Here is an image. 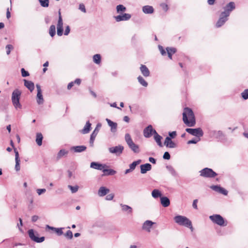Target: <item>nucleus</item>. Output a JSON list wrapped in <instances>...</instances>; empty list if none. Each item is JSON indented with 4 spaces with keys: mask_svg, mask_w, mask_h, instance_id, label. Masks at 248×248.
<instances>
[{
    "mask_svg": "<svg viewBox=\"0 0 248 248\" xmlns=\"http://www.w3.org/2000/svg\"><path fill=\"white\" fill-rule=\"evenodd\" d=\"M183 121L187 126L192 127L196 124L194 113L189 108H185L183 113Z\"/></svg>",
    "mask_w": 248,
    "mask_h": 248,
    "instance_id": "1",
    "label": "nucleus"
},
{
    "mask_svg": "<svg viewBox=\"0 0 248 248\" xmlns=\"http://www.w3.org/2000/svg\"><path fill=\"white\" fill-rule=\"evenodd\" d=\"M174 219L175 222L179 225L187 227L190 229L191 232L193 231L194 228L192 222L186 217L179 215L175 217Z\"/></svg>",
    "mask_w": 248,
    "mask_h": 248,
    "instance_id": "2",
    "label": "nucleus"
},
{
    "mask_svg": "<svg viewBox=\"0 0 248 248\" xmlns=\"http://www.w3.org/2000/svg\"><path fill=\"white\" fill-rule=\"evenodd\" d=\"M20 95L21 92L18 89L14 90L12 93V101L13 105L16 108H21V105L19 103Z\"/></svg>",
    "mask_w": 248,
    "mask_h": 248,
    "instance_id": "3",
    "label": "nucleus"
},
{
    "mask_svg": "<svg viewBox=\"0 0 248 248\" xmlns=\"http://www.w3.org/2000/svg\"><path fill=\"white\" fill-rule=\"evenodd\" d=\"M125 140L128 144L129 147L136 153H139L140 149L138 145L136 144L133 141V140L129 134L127 133L125 135Z\"/></svg>",
    "mask_w": 248,
    "mask_h": 248,
    "instance_id": "4",
    "label": "nucleus"
},
{
    "mask_svg": "<svg viewBox=\"0 0 248 248\" xmlns=\"http://www.w3.org/2000/svg\"><path fill=\"white\" fill-rule=\"evenodd\" d=\"M210 219L214 223L220 226H226L227 221H225L222 217L219 215H213L209 217Z\"/></svg>",
    "mask_w": 248,
    "mask_h": 248,
    "instance_id": "5",
    "label": "nucleus"
},
{
    "mask_svg": "<svg viewBox=\"0 0 248 248\" xmlns=\"http://www.w3.org/2000/svg\"><path fill=\"white\" fill-rule=\"evenodd\" d=\"M200 172V175L203 177L214 178L217 175V173L212 169L208 168L202 170Z\"/></svg>",
    "mask_w": 248,
    "mask_h": 248,
    "instance_id": "6",
    "label": "nucleus"
},
{
    "mask_svg": "<svg viewBox=\"0 0 248 248\" xmlns=\"http://www.w3.org/2000/svg\"><path fill=\"white\" fill-rule=\"evenodd\" d=\"M235 8V4L234 2L231 1L227 4L226 6L224 8V11L221 13L222 15H225L224 16H229L230 15L231 12Z\"/></svg>",
    "mask_w": 248,
    "mask_h": 248,
    "instance_id": "7",
    "label": "nucleus"
},
{
    "mask_svg": "<svg viewBox=\"0 0 248 248\" xmlns=\"http://www.w3.org/2000/svg\"><path fill=\"white\" fill-rule=\"evenodd\" d=\"M186 131L189 134L196 136L198 138L202 137L203 135V132L201 128H186Z\"/></svg>",
    "mask_w": 248,
    "mask_h": 248,
    "instance_id": "8",
    "label": "nucleus"
},
{
    "mask_svg": "<svg viewBox=\"0 0 248 248\" xmlns=\"http://www.w3.org/2000/svg\"><path fill=\"white\" fill-rule=\"evenodd\" d=\"M57 34L59 36H62L63 33V22L62 18L61 16V13L60 10L59 11V19L58 21V23L57 25Z\"/></svg>",
    "mask_w": 248,
    "mask_h": 248,
    "instance_id": "9",
    "label": "nucleus"
},
{
    "mask_svg": "<svg viewBox=\"0 0 248 248\" xmlns=\"http://www.w3.org/2000/svg\"><path fill=\"white\" fill-rule=\"evenodd\" d=\"M28 234L30 238L33 241L37 243H41L45 240V237H38L34 234V231L32 229L28 231Z\"/></svg>",
    "mask_w": 248,
    "mask_h": 248,
    "instance_id": "10",
    "label": "nucleus"
},
{
    "mask_svg": "<svg viewBox=\"0 0 248 248\" xmlns=\"http://www.w3.org/2000/svg\"><path fill=\"white\" fill-rule=\"evenodd\" d=\"M124 150V147L122 145H118L115 147H110L109 148V151L112 154H115L117 155L121 154Z\"/></svg>",
    "mask_w": 248,
    "mask_h": 248,
    "instance_id": "11",
    "label": "nucleus"
},
{
    "mask_svg": "<svg viewBox=\"0 0 248 248\" xmlns=\"http://www.w3.org/2000/svg\"><path fill=\"white\" fill-rule=\"evenodd\" d=\"M154 129L151 125H148L143 131V135L146 138H149L154 134Z\"/></svg>",
    "mask_w": 248,
    "mask_h": 248,
    "instance_id": "12",
    "label": "nucleus"
},
{
    "mask_svg": "<svg viewBox=\"0 0 248 248\" xmlns=\"http://www.w3.org/2000/svg\"><path fill=\"white\" fill-rule=\"evenodd\" d=\"M36 88L37 90V102L38 104H42L44 102V99L42 94L41 87L39 85H36Z\"/></svg>",
    "mask_w": 248,
    "mask_h": 248,
    "instance_id": "13",
    "label": "nucleus"
},
{
    "mask_svg": "<svg viewBox=\"0 0 248 248\" xmlns=\"http://www.w3.org/2000/svg\"><path fill=\"white\" fill-rule=\"evenodd\" d=\"M224 16L225 15L222 16V13L220 14L219 18L217 21L216 25L217 28H219L222 26L228 20V16Z\"/></svg>",
    "mask_w": 248,
    "mask_h": 248,
    "instance_id": "14",
    "label": "nucleus"
},
{
    "mask_svg": "<svg viewBox=\"0 0 248 248\" xmlns=\"http://www.w3.org/2000/svg\"><path fill=\"white\" fill-rule=\"evenodd\" d=\"M117 22L124 20H127L131 18V15L129 14L125 13L123 15H119L114 17Z\"/></svg>",
    "mask_w": 248,
    "mask_h": 248,
    "instance_id": "15",
    "label": "nucleus"
},
{
    "mask_svg": "<svg viewBox=\"0 0 248 248\" xmlns=\"http://www.w3.org/2000/svg\"><path fill=\"white\" fill-rule=\"evenodd\" d=\"M164 145L166 147L170 148H173L176 147V143H175L169 137L166 138L164 141Z\"/></svg>",
    "mask_w": 248,
    "mask_h": 248,
    "instance_id": "16",
    "label": "nucleus"
},
{
    "mask_svg": "<svg viewBox=\"0 0 248 248\" xmlns=\"http://www.w3.org/2000/svg\"><path fill=\"white\" fill-rule=\"evenodd\" d=\"M154 224H155V222L150 220H146L143 224L142 229L147 231L148 232H150V229Z\"/></svg>",
    "mask_w": 248,
    "mask_h": 248,
    "instance_id": "17",
    "label": "nucleus"
},
{
    "mask_svg": "<svg viewBox=\"0 0 248 248\" xmlns=\"http://www.w3.org/2000/svg\"><path fill=\"white\" fill-rule=\"evenodd\" d=\"M15 153V160H16V165H15V169L16 171H18L20 170V159L19 157V154L18 151L16 149H14Z\"/></svg>",
    "mask_w": 248,
    "mask_h": 248,
    "instance_id": "18",
    "label": "nucleus"
},
{
    "mask_svg": "<svg viewBox=\"0 0 248 248\" xmlns=\"http://www.w3.org/2000/svg\"><path fill=\"white\" fill-rule=\"evenodd\" d=\"M140 168V172L142 174H144L146 173L147 171L150 170H151L152 166L149 163H146L145 164L141 165Z\"/></svg>",
    "mask_w": 248,
    "mask_h": 248,
    "instance_id": "19",
    "label": "nucleus"
},
{
    "mask_svg": "<svg viewBox=\"0 0 248 248\" xmlns=\"http://www.w3.org/2000/svg\"><path fill=\"white\" fill-rule=\"evenodd\" d=\"M140 70L142 75L145 77H148L150 75V71L146 65L141 64Z\"/></svg>",
    "mask_w": 248,
    "mask_h": 248,
    "instance_id": "20",
    "label": "nucleus"
},
{
    "mask_svg": "<svg viewBox=\"0 0 248 248\" xmlns=\"http://www.w3.org/2000/svg\"><path fill=\"white\" fill-rule=\"evenodd\" d=\"M98 133V130L96 128L91 134L90 140V144L91 146H93L94 141Z\"/></svg>",
    "mask_w": 248,
    "mask_h": 248,
    "instance_id": "21",
    "label": "nucleus"
},
{
    "mask_svg": "<svg viewBox=\"0 0 248 248\" xmlns=\"http://www.w3.org/2000/svg\"><path fill=\"white\" fill-rule=\"evenodd\" d=\"M90 166L91 168L93 169L98 170H102L105 167V166H104L103 165L94 162H92L91 163Z\"/></svg>",
    "mask_w": 248,
    "mask_h": 248,
    "instance_id": "22",
    "label": "nucleus"
},
{
    "mask_svg": "<svg viewBox=\"0 0 248 248\" xmlns=\"http://www.w3.org/2000/svg\"><path fill=\"white\" fill-rule=\"evenodd\" d=\"M24 85L31 91L32 92L34 89V83L31 81L26 79L24 80Z\"/></svg>",
    "mask_w": 248,
    "mask_h": 248,
    "instance_id": "23",
    "label": "nucleus"
},
{
    "mask_svg": "<svg viewBox=\"0 0 248 248\" xmlns=\"http://www.w3.org/2000/svg\"><path fill=\"white\" fill-rule=\"evenodd\" d=\"M162 137L159 135L155 130H154V139L160 147H162Z\"/></svg>",
    "mask_w": 248,
    "mask_h": 248,
    "instance_id": "24",
    "label": "nucleus"
},
{
    "mask_svg": "<svg viewBox=\"0 0 248 248\" xmlns=\"http://www.w3.org/2000/svg\"><path fill=\"white\" fill-rule=\"evenodd\" d=\"M106 121L108 124V125L111 127V130L112 132H115L117 127V124L116 123H114L111 121L110 120L108 119H106Z\"/></svg>",
    "mask_w": 248,
    "mask_h": 248,
    "instance_id": "25",
    "label": "nucleus"
},
{
    "mask_svg": "<svg viewBox=\"0 0 248 248\" xmlns=\"http://www.w3.org/2000/svg\"><path fill=\"white\" fill-rule=\"evenodd\" d=\"M91 127V124L90 123L89 121L87 122L83 129H82L81 130V133L83 134L88 133L90 131Z\"/></svg>",
    "mask_w": 248,
    "mask_h": 248,
    "instance_id": "26",
    "label": "nucleus"
},
{
    "mask_svg": "<svg viewBox=\"0 0 248 248\" xmlns=\"http://www.w3.org/2000/svg\"><path fill=\"white\" fill-rule=\"evenodd\" d=\"M161 203L163 206L166 207L170 205V200L166 197H161Z\"/></svg>",
    "mask_w": 248,
    "mask_h": 248,
    "instance_id": "27",
    "label": "nucleus"
},
{
    "mask_svg": "<svg viewBox=\"0 0 248 248\" xmlns=\"http://www.w3.org/2000/svg\"><path fill=\"white\" fill-rule=\"evenodd\" d=\"M81 80L79 78H77L74 81L70 82L67 85V89L70 90L74 86V84L79 86L81 84Z\"/></svg>",
    "mask_w": 248,
    "mask_h": 248,
    "instance_id": "28",
    "label": "nucleus"
},
{
    "mask_svg": "<svg viewBox=\"0 0 248 248\" xmlns=\"http://www.w3.org/2000/svg\"><path fill=\"white\" fill-rule=\"evenodd\" d=\"M143 12L145 14H152L154 12V8L149 5L144 6L142 8Z\"/></svg>",
    "mask_w": 248,
    "mask_h": 248,
    "instance_id": "29",
    "label": "nucleus"
},
{
    "mask_svg": "<svg viewBox=\"0 0 248 248\" xmlns=\"http://www.w3.org/2000/svg\"><path fill=\"white\" fill-rule=\"evenodd\" d=\"M109 190L104 186L101 187L98 190V195L100 196H104L108 193Z\"/></svg>",
    "mask_w": 248,
    "mask_h": 248,
    "instance_id": "30",
    "label": "nucleus"
},
{
    "mask_svg": "<svg viewBox=\"0 0 248 248\" xmlns=\"http://www.w3.org/2000/svg\"><path fill=\"white\" fill-rule=\"evenodd\" d=\"M43 136L41 133H37L36 136V142L38 146H41L42 144V140Z\"/></svg>",
    "mask_w": 248,
    "mask_h": 248,
    "instance_id": "31",
    "label": "nucleus"
},
{
    "mask_svg": "<svg viewBox=\"0 0 248 248\" xmlns=\"http://www.w3.org/2000/svg\"><path fill=\"white\" fill-rule=\"evenodd\" d=\"M166 50L169 58L170 59H172V55L176 52V49L174 47H167Z\"/></svg>",
    "mask_w": 248,
    "mask_h": 248,
    "instance_id": "32",
    "label": "nucleus"
},
{
    "mask_svg": "<svg viewBox=\"0 0 248 248\" xmlns=\"http://www.w3.org/2000/svg\"><path fill=\"white\" fill-rule=\"evenodd\" d=\"M75 152H81L86 149V147L84 145L77 146L73 147Z\"/></svg>",
    "mask_w": 248,
    "mask_h": 248,
    "instance_id": "33",
    "label": "nucleus"
},
{
    "mask_svg": "<svg viewBox=\"0 0 248 248\" xmlns=\"http://www.w3.org/2000/svg\"><path fill=\"white\" fill-rule=\"evenodd\" d=\"M102 170L104 174L106 175H114L116 173V171L112 169H104V168Z\"/></svg>",
    "mask_w": 248,
    "mask_h": 248,
    "instance_id": "34",
    "label": "nucleus"
},
{
    "mask_svg": "<svg viewBox=\"0 0 248 248\" xmlns=\"http://www.w3.org/2000/svg\"><path fill=\"white\" fill-rule=\"evenodd\" d=\"M101 56L100 54H97L93 56V61L96 64H100L101 62Z\"/></svg>",
    "mask_w": 248,
    "mask_h": 248,
    "instance_id": "35",
    "label": "nucleus"
},
{
    "mask_svg": "<svg viewBox=\"0 0 248 248\" xmlns=\"http://www.w3.org/2000/svg\"><path fill=\"white\" fill-rule=\"evenodd\" d=\"M56 33V28L55 25H52L50 26L49 30V34L51 37H53Z\"/></svg>",
    "mask_w": 248,
    "mask_h": 248,
    "instance_id": "36",
    "label": "nucleus"
},
{
    "mask_svg": "<svg viewBox=\"0 0 248 248\" xmlns=\"http://www.w3.org/2000/svg\"><path fill=\"white\" fill-rule=\"evenodd\" d=\"M152 196L155 198H157L161 196V192L158 189H154L152 192Z\"/></svg>",
    "mask_w": 248,
    "mask_h": 248,
    "instance_id": "37",
    "label": "nucleus"
},
{
    "mask_svg": "<svg viewBox=\"0 0 248 248\" xmlns=\"http://www.w3.org/2000/svg\"><path fill=\"white\" fill-rule=\"evenodd\" d=\"M116 10L118 13H120L124 12L126 10V8L124 5L120 4L117 6Z\"/></svg>",
    "mask_w": 248,
    "mask_h": 248,
    "instance_id": "38",
    "label": "nucleus"
},
{
    "mask_svg": "<svg viewBox=\"0 0 248 248\" xmlns=\"http://www.w3.org/2000/svg\"><path fill=\"white\" fill-rule=\"evenodd\" d=\"M139 82L143 86L147 87L148 85L147 82L144 80V79L141 76H139L138 78Z\"/></svg>",
    "mask_w": 248,
    "mask_h": 248,
    "instance_id": "39",
    "label": "nucleus"
},
{
    "mask_svg": "<svg viewBox=\"0 0 248 248\" xmlns=\"http://www.w3.org/2000/svg\"><path fill=\"white\" fill-rule=\"evenodd\" d=\"M140 162V160H138L136 161L133 162L132 164L130 165V169L133 171L135 169L136 166L139 165Z\"/></svg>",
    "mask_w": 248,
    "mask_h": 248,
    "instance_id": "40",
    "label": "nucleus"
},
{
    "mask_svg": "<svg viewBox=\"0 0 248 248\" xmlns=\"http://www.w3.org/2000/svg\"><path fill=\"white\" fill-rule=\"evenodd\" d=\"M41 5L44 7H47L49 6V0H38Z\"/></svg>",
    "mask_w": 248,
    "mask_h": 248,
    "instance_id": "41",
    "label": "nucleus"
},
{
    "mask_svg": "<svg viewBox=\"0 0 248 248\" xmlns=\"http://www.w3.org/2000/svg\"><path fill=\"white\" fill-rule=\"evenodd\" d=\"M122 210L124 211H128V213H132V208L126 205H122Z\"/></svg>",
    "mask_w": 248,
    "mask_h": 248,
    "instance_id": "42",
    "label": "nucleus"
},
{
    "mask_svg": "<svg viewBox=\"0 0 248 248\" xmlns=\"http://www.w3.org/2000/svg\"><path fill=\"white\" fill-rule=\"evenodd\" d=\"M47 227H48L49 228H50L51 230L54 229L55 230L56 232L59 235H62L63 233V232H62V229L61 228H60V229H59V228L56 229V228H54L53 227H49L48 225H47Z\"/></svg>",
    "mask_w": 248,
    "mask_h": 248,
    "instance_id": "43",
    "label": "nucleus"
},
{
    "mask_svg": "<svg viewBox=\"0 0 248 248\" xmlns=\"http://www.w3.org/2000/svg\"><path fill=\"white\" fill-rule=\"evenodd\" d=\"M67 154L68 152L65 150H61L58 154V157L60 158Z\"/></svg>",
    "mask_w": 248,
    "mask_h": 248,
    "instance_id": "44",
    "label": "nucleus"
},
{
    "mask_svg": "<svg viewBox=\"0 0 248 248\" xmlns=\"http://www.w3.org/2000/svg\"><path fill=\"white\" fill-rule=\"evenodd\" d=\"M241 95L243 99L245 100L248 99V89L245 90L241 93Z\"/></svg>",
    "mask_w": 248,
    "mask_h": 248,
    "instance_id": "45",
    "label": "nucleus"
},
{
    "mask_svg": "<svg viewBox=\"0 0 248 248\" xmlns=\"http://www.w3.org/2000/svg\"><path fill=\"white\" fill-rule=\"evenodd\" d=\"M14 48L13 46L11 45H7L6 46V53L7 55H9L11 52V50Z\"/></svg>",
    "mask_w": 248,
    "mask_h": 248,
    "instance_id": "46",
    "label": "nucleus"
},
{
    "mask_svg": "<svg viewBox=\"0 0 248 248\" xmlns=\"http://www.w3.org/2000/svg\"><path fill=\"white\" fill-rule=\"evenodd\" d=\"M68 187L70 188V189L71 190V192L72 193H75L76 192L78 189V186H72L69 185Z\"/></svg>",
    "mask_w": 248,
    "mask_h": 248,
    "instance_id": "47",
    "label": "nucleus"
},
{
    "mask_svg": "<svg viewBox=\"0 0 248 248\" xmlns=\"http://www.w3.org/2000/svg\"><path fill=\"white\" fill-rule=\"evenodd\" d=\"M21 75L23 77H26L29 76V73L28 71H26L24 68H22L21 70Z\"/></svg>",
    "mask_w": 248,
    "mask_h": 248,
    "instance_id": "48",
    "label": "nucleus"
},
{
    "mask_svg": "<svg viewBox=\"0 0 248 248\" xmlns=\"http://www.w3.org/2000/svg\"><path fill=\"white\" fill-rule=\"evenodd\" d=\"M65 236L67 237L69 239H72L73 237V233L70 230H68L67 231Z\"/></svg>",
    "mask_w": 248,
    "mask_h": 248,
    "instance_id": "49",
    "label": "nucleus"
},
{
    "mask_svg": "<svg viewBox=\"0 0 248 248\" xmlns=\"http://www.w3.org/2000/svg\"><path fill=\"white\" fill-rule=\"evenodd\" d=\"M218 193L222 194L224 195H227L228 194V191L224 188L220 187Z\"/></svg>",
    "mask_w": 248,
    "mask_h": 248,
    "instance_id": "50",
    "label": "nucleus"
},
{
    "mask_svg": "<svg viewBox=\"0 0 248 248\" xmlns=\"http://www.w3.org/2000/svg\"><path fill=\"white\" fill-rule=\"evenodd\" d=\"M158 48H159V50L160 52V53H161V54L162 55H165L166 54V52L165 51V50L164 49L163 47L161 46H158Z\"/></svg>",
    "mask_w": 248,
    "mask_h": 248,
    "instance_id": "51",
    "label": "nucleus"
},
{
    "mask_svg": "<svg viewBox=\"0 0 248 248\" xmlns=\"http://www.w3.org/2000/svg\"><path fill=\"white\" fill-rule=\"evenodd\" d=\"M160 6L162 8V9L165 11H167L168 9V5L166 3H161L160 4Z\"/></svg>",
    "mask_w": 248,
    "mask_h": 248,
    "instance_id": "52",
    "label": "nucleus"
},
{
    "mask_svg": "<svg viewBox=\"0 0 248 248\" xmlns=\"http://www.w3.org/2000/svg\"><path fill=\"white\" fill-rule=\"evenodd\" d=\"M170 154L167 152H166L164 154V155H163V158L165 159H167V160H169L170 159Z\"/></svg>",
    "mask_w": 248,
    "mask_h": 248,
    "instance_id": "53",
    "label": "nucleus"
},
{
    "mask_svg": "<svg viewBox=\"0 0 248 248\" xmlns=\"http://www.w3.org/2000/svg\"><path fill=\"white\" fill-rule=\"evenodd\" d=\"M79 9L82 12H83L84 13H86V8H85V5L81 3V4H79Z\"/></svg>",
    "mask_w": 248,
    "mask_h": 248,
    "instance_id": "54",
    "label": "nucleus"
},
{
    "mask_svg": "<svg viewBox=\"0 0 248 248\" xmlns=\"http://www.w3.org/2000/svg\"><path fill=\"white\" fill-rule=\"evenodd\" d=\"M220 186H211V188L213 190L218 192L219 190L220 189Z\"/></svg>",
    "mask_w": 248,
    "mask_h": 248,
    "instance_id": "55",
    "label": "nucleus"
},
{
    "mask_svg": "<svg viewBox=\"0 0 248 248\" xmlns=\"http://www.w3.org/2000/svg\"><path fill=\"white\" fill-rule=\"evenodd\" d=\"M199 140H200V139H199L198 140H195V139L192 140H190L188 141L187 143L188 144H196Z\"/></svg>",
    "mask_w": 248,
    "mask_h": 248,
    "instance_id": "56",
    "label": "nucleus"
},
{
    "mask_svg": "<svg viewBox=\"0 0 248 248\" xmlns=\"http://www.w3.org/2000/svg\"><path fill=\"white\" fill-rule=\"evenodd\" d=\"M114 194H108V195L107 196H106V200H112L113 199V198H114Z\"/></svg>",
    "mask_w": 248,
    "mask_h": 248,
    "instance_id": "57",
    "label": "nucleus"
},
{
    "mask_svg": "<svg viewBox=\"0 0 248 248\" xmlns=\"http://www.w3.org/2000/svg\"><path fill=\"white\" fill-rule=\"evenodd\" d=\"M197 202H198V200L196 199L193 201V204H192L193 207L196 209H198Z\"/></svg>",
    "mask_w": 248,
    "mask_h": 248,
    "instance_id": "58",
    "label": "nucleus"
},
{
    "mask_svg": "<svg viewBox=\"0 0 248 248\" xmlns=\"http://www.w3.org/2000/svg\"><path fill=\"white\" fill-rule=\"evenodd\" d=\"M70 27L69 26H67L66 27V29L65 30V31H64V34L65 35H67L69 32H70Z\"/></svg>",
    "mask_w": 248,
    "mask_h": 248,
    "instance_id": "59",
    "label": "nucleus"
},
{
    "mask_svg": "<svg viewBox=\"0 0 248 248\" xmlns=\"http://www.w3.org/2000/svg\"><path fill=\"white\" fill-rule=\"evenodd\" d=\"M169 136L172 138H174L176 136V131H172L171 132H170Z\"/></svg>",
    "mask_w": 248,
    "mask_h": 248,
    "instance_id": "60",
    "label": "nucleus"
},
{
    "mask_svg": "<svg viewBox=\"0 0 248 248\" xmlns=\"http://www.w3.org/2000/svg\"><path fill=\"white\" fill-rule=\"evenodd\" d=\"M38 218L39 217L37 216L34 215L32 217L31 220L32 222H35L38 220Z\"/></svg>",
    "mask_w": 248,
    "mask_h": 248,
    "instance_id": "61",
    "label": "nucleus"
},
{
    "mask_svg": "<svg viewBox=\"0 0 248 248\" xmlns=\"http://www.w3.org/2000/svg\"><path fill=\"white\" fill-rule=\"evenodd\" d=\"M46 191V189H38L37 190V193L39 194V195H40L42 193L45 192Z\"/></svg>",
    "mask_w": 248,
    "mask_h": 248,
    "instance_id": "62",
    "label": "nucleus"
},
{
    "mask_svg": "<svg viewBox=\"0 0 248 248\" xmlns=\"http://www.w3.org/2000/svg\"><path fill=\"white\" fill-rule=\"evenodd\" d=\"M19 224H17V226L18 227L19 229L21 230V227L23 226V223H22V220L21 218H19Z\"/></svg>",
    "mask_w": 248,
    "mask_h": 248,
    "instance_id": "63",
    "label": "nucleus"
},
{
    "mask_svg": "<svg viewBox=\"0 0 248 248\" xmlns=\"http://www.w3.org/2000/svg\"><path fill=\"white\" fill-rule=\"evenodd\" d=\"M150 162H151V163H153V164H155L156 163V160L155 159L153 158V157H149V159Z\"/></svg>",
    "mask_w": 248,
    "mask_h": 248,
    "instance_id": "64",
    "label": "nucleus"
}]
</instances>
